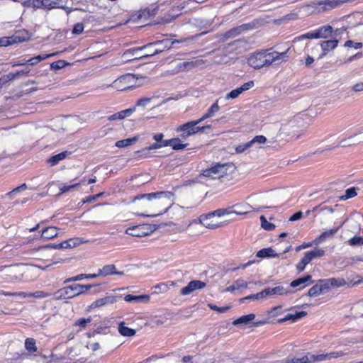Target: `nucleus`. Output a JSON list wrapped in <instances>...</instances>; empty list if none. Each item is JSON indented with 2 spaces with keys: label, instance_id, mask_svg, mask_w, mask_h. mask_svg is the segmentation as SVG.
I'll return each mask as SVG.
<instances>
[{
  "label": "nucleus",
  "instance_id": "obj_46",
  "mask_svg": "<svg viewBox=\"0 0 363 363\" xmlns=\"http://www.w3.org/2000/svg\"><path fill=\"white\" fill-rule=\"evenodd\" d=\"M241 94L242 93H241L240 90L238 87L235 89H233L231 91H230L228 94H227L225 96V99L226 100L235 99L238 98Z\"/></svg>",
  "mask_w": 363,
  "mask_h": 363
},
{
  "label": "nucleus",
  "instance_id": "obj_47",
  "mask_svg": "<svg viewBox=\"0 0 363 363\" xmlns=\"http://www.w3.org/2000/svg\"><path fill=\"white\" fill-rule=\"evenodd\" d=\"M67 63L64 60H57L50 64V68L54 70H58L65 67Z\"/></svg>",
  "mask_w": 363,
  "mask_h": 363
},
{
  "label": "nucleus",
  "instance_id": "obj_12",
  "mask_svg": "<svg viewBox=\"0 0 363 363\" xmlns=\"http://www.w3.org/2000/svg\"><path fill=\"white\" fill-rule=\"evenodd\" d=\"M206 286V284L200 280L191 281L187 286L182 288L180 290V294L183 296L189 295L193 293L196 290H200L203 289Z\"/></svg>",
  "mask_w": 363,
  "mask_h": 363
},
{
  "label": "nucleus",
  "instance_id": "obj_62",
  "mask_svg": "<svg viewBox=\"0 0 363 363\" xmlns=\"http://www.w3.org/2000/svg\"><path fill=\"white\" fill-rule=\"evenodd\" d=\"M352 89L354 92H360L363 91V82H357L355 84H354L352 87Z\"/></svg>",
  "mask_w": 363,
  "mask_h": 363
},
{
  "label": "nucleus",
  "instance_id": "obj_17",
  "mask_svg": "<svg viewBox=\"0 0 363 363\" xmlns=\"http://www.w3.org/2000/svg\"><path fill=\"white\" fill-rule=\"evenodd\" d=\"M247 29V24H242L240 26L233 28L225 33L223 35V40H227L231 38H234L238 35H240L242 31Z\"/></svg>",
  "mask_w": 363,
  "mask_h": 363
},
{
  "label": "nucleus",
  "instance_id": "obj_54",
  "mask_svg": "<svg viewBox=\"0 0 363 363\" xmlns=\"http://www.w3.org/2000/svg\"><path fill=\"white\" fill-rule=\"evenodd\" d=\"M345 47L354 48V49H360L363 45L362 43H355L351 40H347L345 43Z\"/></svg>",
  "mask_w": 363,
  "mask_h": 363
},
{
  "label": "nucleus",
  "instance_id": "obj_40",
  "mask_svg": "<svg viewBox=\"0 0 363 363\" xmlns=\"http://www.w3.org/2000/svg\"><path fill=\"white\" fill-rule=\"evenodd\" d=\"M180 138H174L173 140H176L177 142L173 143L172 149L174 150H184L188 145V143H182Z\"/></svg>",
  "mask_w": 363,
  "mask_h": 363
},
{
  "label": "nucleus",
  "instance_id": "obj_4",
  "mask_svg": "<svg viewBox=\"0 0 363 363\" xmlns=\"http://www.w3.org/2000/svg\"><path fill=\"white\" fill-rule=\"evenodd\" d=\"M234 165L231 163L216 162L212 164L211 167L201 171L199 177H208L211 179H219L228 174V171H232Z\"/></svg>",
  "mask_w": 363,
  "mask_h": 363
},
{
  "label": "nucleus",
  "instance_id": "obj_35",
  "mask_svg": "<svg viewBox=\"0 0 363 363\" xmlns=\"http://www.w3.org/2000/svg\"><path fill=\"white\" fill-rule=\"evenodd\" d=\"M0 295H4L6 296H20L22 298H30V293L27 292H8L3 290H0Z\"/></svg>",
  "mask_w": 363,
  "mask_h": 363
},
{
  "label": "nucleus",
  "instance_id": "obj_13",
  "mask_svg": "<svg viewBox=\"0 0 363 363\" xmlns=\"http://www.w3.org/2000/svg\"><path fill=\"white\" fill-rule=\"evenodd\" d=\"M345 353L342 351H334L329 353L320 354L315 355L313 359H316V362L330 361L333 359H336L344 356Z\"/></svg>",
  "mask_w": 363,
  "mask_h": 363
},
{
  "label": "nucleus",
  "instance_id": "obj_26",
  "mask_svg": "<svg viewBox=\"0 0 363 363\" xmlns=\"http://www.w3.org/2000/svg\"><path fill=\"white\" fill-rule=\"evenodd\" d=\"M313 357H315V354L308 353L301 358H288V359L289 363H311L316 362V359H313Z\"/></svg>",
  "mask_w": 363,
  "mask_h": 363
},
{
  "label": "nucleus",
  "instance_id": "obj_49",
  "mask_svg": "<svg viewBox=\"0 0 363 363\" xmlns=\"http://www.w3.org/2000/svg\"><path fill=\"white\" fill-rule=\"evenodd\" d=\"M151 97H143L138 99L135 104L136 106L146 107L151 101Z\"/></svg>",
  "mask_w": 363,
  "mask_h": 363
},
{
  "label": "nucleus",
  "instance_id": "obj_8",
  "mask_svg": "<svg viewBox=\"0 0 363 363\" xmlns=\"http://www.w3.org/2000/svg\"><path fill=\"white\" fill-rule=\"evenodd\" d=\"M228 213V212L227 209L220 208L206 215H201L199 218V221L203 226L207 228H218L222 225L221 223L208 222L209 218H214L216 216L220 217Z\"/></svg>",
  "mask_w": 363,
  "mask_h": 363
},
{
  "label": "nucleus",
  "instance_id": "obj_29",
  "mask_svg": "<svg viewBox=\"0 0 363 363\" xmlns=\"http://www.w3.org/2000/svg\"><path fill=\"white\" fill-rule=\"evenodd\" d=\"M69 153L67 151L62 152L57 155L50 157L48 160V162L52 166H55L59 163L60 161L64 160Z\"/></svg>",
  "mask_w": 363,
  "mask_h": 363
},
{
  "label": "nucleus",
  "instance_id": "obj_1",
  "mask_svg": "<svg viewBox=\"0 0 363 363\" xmlns=\"http://www.w3.org/2000/svg\"><path fill=\"white\" fill-rule=\"evenodd\" d=\"M142 200L141 206L145 208L143 216L155 217L167 211L174 204V194L171 191H160L139 195L133 199Z\"/></svg>",
  "mask_w": 363,
  "mask_h": 363
},
{
  "label": "nucleus",
  "instance_id": "obj_25",
  "mask_svg": "<svg viewBox=\"0 0 363 363\" xmlns=\"http://www.w3.org/2000/svg\"><path fill=\"white\" fill-rule=\"evenodd\" d=\"M259 258L277 257L278 255L272 247L263 248L259 250L256 255Z\"/></svg>",
  "mask_w": 363,
  "mask_h": 363
},
{
  "label": "nucleus",
  "instance_id": "obj_55",
  "mask_svg": "<svg viewBox=\"0 0 363 363\" xmlns=\"http://www.w3.org/2000/svg\"><path fill=\"white\" fill-rule=\"evenodd\" d=\"M233 285H234V286H235L236 290L239 289H241V288H247V286H248L247 282L245 281V280L242 279L236 280L233 283Z\"/></svg>",
  "mask_w": 363,
  "mask_h": 363
},
{
  "label": "nucleus",
  "instance_id": "obj_38",
  "mask_svg": "<svg viewBox=\"0 0 363 363\" xmlns=\"http://www.w3.org/2000/svg\"><path fill=\"white\" fill-rule=\"evenodd\" d=\"M349 143H351V145L359 143L363 141V133L351 135L347 138Z\"/></svg>",
  "mask_w": 363,
  "mask_h": 363
},
{
  "label": "nucleus",
  "instance_id": "obj_19",
  "mask_svg": "<svg viewBox=\"0 0 363 363\" xmlns=\"http://www.w3.org/2000/svg\"><path fill=\"white\" fill-rule=\"evenodd\" d=\"M59 229L54 226H50L42 230L41 236L45 240L52 239L57 236Z\"/></svg>",
  "mask_w": 363,
  "mask_h": 363
},
{
  "label": "nucleus",
  "instance_id": "obj_52",
  "mask_svg": "<svg viewBox=\"0 0 363 363\" xmlns=\"http://www.w3.org/2000/svg\"><path fill=\"white\" fill-rule=\"evenodd\" d=\"M84 25L82 23H76L72 29V33L74 35H80L84 30Z\"/></svg>",
  "mask_w": 363,
  "mask_h": 363
},
{
  "label": "nucleus",
  "instance_id": "obj_22",
  "mask_svg": "<svg viewBox=\"0 0 363 363\" xmlns=\"http://www.w3.org/2000/svg\"><path fill=\"white\" fill-rule=\"evenodd\" d=\"M307 315V312L306 311H299L296 312L295 314L289 313L284 318L279 319L278 320L279 323H284L287 320H291L292 322H296L299 319L305 317Z\"/></svg>",
  "mask_w": 363,
  "mask_h": 363
},
{
  "label": "nucleus",
  "instance_id": "obj_39",
  "mask_svg": "<svg viewBox=\"0 0 363 363\" xmlns=\"http://www.w3.org/2000/svg\"><path fill=\"white\" fill-rule=\"evenodd\" d=\"M25 347L26 350L30 352H36L37 347L35 345V340L33 338H27L25 342Z\"/></svg>",
  "mask_w": 363,
  "mask_h": 363
},
{
  "label": "nucleus",
  "instance_id": "obj_51",
  "mask_svg": "<svg viewBox=\"0 0 363 363\" xmlns=\"http://www.w3.org/2000/svg\"><path fill=\"white\" fill-rule=\"evenodd\" d=\"M30 298H43L48 296V294L43 291H36L35 292H30Z\"/></svg>",
  "mask_w": 363,
  "mask_h": 363
},
{
  "label": "nucleus",
  "instance_id": "obj_44",
  "mask_svg": "<svg viewBox=\"0 0 363 363\" xmlns=\"http://www.w3.org/2000/svg\"><path fill=\"white\" fill-rule=\"evenodd\" d=\"M312 38H315V39L318 38V34L315 30H314L313 32L307 33L301 35L297 38H295L294 41L295 42L296 40H303V39H312Z\"/></svg>",
  "mask_w": 363,
  "mask_h": 363
},
{
  "label": "nucleus",
  "instance_id": "obj_16",
  "mask_svg": "<svg viewBox=\"0 0 363 363\" xmlns=\"http://www.w3.org/2000/svg\"><path fill=\"white\" fill-rule=\"evenodd\" d=\"M99 274L101 276H110V275H120L124 274L123 272H119L116 270L114 264H107L103 267L102 269H99Z\"/></svg>",
  "mask_w": 363,
  "mask_h": 363
},
{
  "label": "nucleus",
  "instance_id": "obj_58",
  "mask_svg": "<svg viewBox=\"0 0 363 363\" xmlns=\"http://www.w3.org/2000/svg\"><path fill=\"white\" fill-rule=\"evenodd\" d=\"M267 139L264 135H257L255 136L253 139L250 140L252 145L253 146L255 143L257 144H263L266 142Z\"/></svg>",
  "mask_w": 363,
  "mask_h": 363
},
{
  "label": "nucleus",
  "instance_id": "obj_57",
  "mask_svg": "<svg viewBox=\"0 0 363 363\" xmlns=\"http://www.w3.org/2000/svg\"><path fill=\"white\" fill-rule=\"evenodd\" d=\"M91 318H80L75 322L74 325L84 328L87 323H90Z\"/></svg>",
  "mask_w": 363,
  "mask_h": 363
},
{
  "label": "nucleus",
  "instance_id": "obj_42",
  "mask_svg": "<svg viewBox=\"0 0 363 363\" xmlns=\"http://www.w3.org/2000/svg\"><path fill=\"white\" fill-rule=\"evenodd\" d=\"M357 189L355 187H351V188L347 189L345 191V194L344 196H341V199L347 200V199L354 197L357 194Z\"/></svg>",
  "mask_w": 363,
  "mask_h": 363
},
{
  "label": "nucleus",
  "instance_id": "obj_33",
  "mask_svg": "<svg viewBox=\"0 0 363 363\" xmlns=\"http://www.w3.org/2000/svg\"><path fill=\"white\" fill-rule=\"evenodd\" d=\"M138 136H135V137H133L130 138L120 140L116 143V146L118 147H125L133 145L134 143L138 141Z\"/></svg>",
  "mask_w": 363,
  "mask_h": 363
},
{
  "label": "nucleus",
  "instance_id": "obj_43",
  "mask_svg": "<svg viewBox=\"0 0 363 363\" xmlns=\"http://www.w3.org/2000/svg\"><path fill=\"white\" fill-rule=\"evenodd\" d=\"M261 226L267 230H272L275 228V225L267 221L264 216H260Z\"/></svg>",
  "mask_w": 363,
  "mask_h": 363
},
{
  "label": "nucleus",
  "instance_id": "obj_21",
  "mask_svg": "<svg viewBox=\"0 0 363 363\" xmlns=\"http://www.w3.org/2000/svg\"><path fill=\"white\" fill-rule=\"evenodd\" d=\"M135 110V107L130 108L114 113L110 116H108V121H115V120H121L123 119L127 116H130L133 112Z\"/></svg>",
  "mask_w": 363,
  "mask_h": 363
},
{
  "label": "nucleus",
  "instance_id": "obj_36",
  "mask_svg": "<svg viewBox=\"0 0 363 363\" xmlns=\"http://www.w3.org/2000/svg\"><path fill=\"white\" fill-rule=\"evenodd\" d=\"M310 262L311 261L309 260L307 255L306 254H304L303 257L300 260V262L296 266L297 272L298 273L302 272L305 269L306 265L308 263H310Z\"/></svg>",
  "mask_w": 363,
  "mask_h": 363
},
{
  "label": "nucleus",
  "instance_id": "obj_30",
  "mask_svg": "<svg viewBox=\"0 0 363 363\" xmlns=\"http://www.w3.org/2000/svg\"><path fill=\"white\" fill-rule=\"evenodd\" d=\"M124 300L127 302L135 301V302H142V301H147L150 300V296L148 295H140V296H134L131 294H128L125 296Z\"/></svg>",
  "mask_w": 363,
  "mask_h": 363
},
{
  "label": "nucleus",
  "instance_id": "obj_41",
  "mask_svg": "<svg viewBox=\"0 0 363 363\" xmlns=\"http://www.w3.org/2000/svg\"><path fill=\"white\" fill-rule=\"evenodd\" d=\"M82 182L75 183L70 185H65V184H61L59 186L60 189V193L58 194L59 196L62 195V194L69 191V190L78 186Z\"/></svg>",
  "mask_w": 363,
  "mask_h": 363
},
{
  "label": "nucleus",
  "instance_id": "obj_11",
  "mask_svg": "<svg viewBox=\"0 0 363 363\" xmlns=\"http://www.w3.org/2000/svg\"><path fill=\"white\" fill-rule=\"evenodd\" d=\"M34 5L36 8H43L46 9H52L55 8H64L67 3V0H36Z\"/></svg>",
  "mask_w": 363,
  "mask_h": 363
},
{
  "label": "nucleus",
  "instance_id": "obj_7",
  "mask_svg": "<svg viewBox=\"0 0 363 363\" xmlns=\"http://www.w3.org/2000/svg\"><path fill=\"white\" fill-rule=\"evenodd\" d=\"M136 86L135 76L127 74L118 77L110 85L118 91H124L132 89Z\"/></svg>",
  "mask_w": 363,
  "mask_h": 363
},
{
  "label": "nucleus",
  "instance_id": "obj_48",
  "mask_svg": "<svg viewBox=\"0 0 363 363\" xmlns=\"http://www.w3.org/2000/svg\"><path fill=\"white\" fill-rule=\"evenodd\" d=\"M348 243L351 246L363 245V238L360 236H354L348 240Z\"/></svg>",
  "mask_w": 363,
  "mask_h": 363
},
{
  "label": "nucleus",
  "instance_id": "obj_31",
  "mask_svg": "<svg viewBox=\"0 0 363 363\" xmlns=\"http://www.w3.org/2000/svg\"><path fill=\"white\" fill-rule=\"evenodd\" d=\"M118 331L121 335L125 337H131L135 334V330L125 326L124 323H121L119 324Z\"/></svg>",
  "mask_w": 363,
  "mask_h": 363
},
{
  "label": "nucleus",
  "instance_id": "obj_53",
  "mask_svg": "<svg viewBox=\"0 0 363 363\" xmlns=\"http://www.w3.org/2000/svg\"><path fill=\"white\" fill-rule=\"evenodd\" d=\"M219 110L220 106H218L217 101L211 105V106L208 109L207 112L208 113V115H211L213 117L216 113L219 111Z\"/></svg>",
  "mask_w": 363,
  "mask_h": 363
},
{
  "label": "nucleus",
  "instance_id": "obj_45",
  "mask_svg": "<svg viewBox=\"0 0 363 363\" xmlns=\"http://www.w3.org/2000/svg\"><path fill=\"white\" fill-rule=\"evenodd\" d=\"M251 147H252V143L250 141H248L245 143L238 145L235 148V152L237 153H242Z\"/></svg>",
  "mask_w": 363,
  "mask_h": 363
},
{
  "label": "nucleus",
  "instance_id": "obj_37",
  "mask_svg": "<svg viewBox=\"0 0 363 363\" xmlns=\"http://www.w3.org/2000/svg\"><path fill=\"white\" fill-rule=\"evenodd\" d=\"M272 291L273 296H275V295H280V296H281V295H286L289 293H291L290 290H288V289L284 288L282 286H277L272 288Z\"/></svg>",
  "mask_w": 363,
  "mask_h": 363
},
{
  "label": "nucleus",
  "instance_id": "obj_14",
  "mask_svg": "<svg viewBox=\"0 0 363 363\" xmlns=\"http://www.w3.org/2000/svg\"><path fill=\"white\" fill-rule=\"evenodd\" d=\"M312 283H313V281L312 280V276L308 274L306 276L298 278L292 281L290 284V286L292 288L300 286V288L298 289L300 290Z\"/></svg>",
  "mask_w": 363,
  "mask_h": 363
},
{
  "label": "nucleus",
  "instance_id": "obj_50",
  "mask_svg": "<svg viewBox=\"0 0 363 363\" xmlns=\"http://www.w3.org/2000/svg\"><path fill=\"white\" fill-rule=\"evenodd\" d=\"M208 306L209 307L210 309L216 311L218 313H225L230 308V306L218 307L213 303L208 304Z\"/></svg>",
  "mask_w": 363,
  "mask_h": 363
},
{
  "label": "nucleus",
  "instance_id": "obj_24",
  "mask_svg": "<svg viewBox=\"0 0 363 363\" xmlns=\"http://www.w3.org/2000/svg\"><path fill=\"white\" fill-rule=\"evenodd\" d=\"M333 30V28L331 26L325 25V26L320 27L315 31L318 34V38H328L330 36H331Z\"/></svg>",
  "mask_w": 363,
  "mask_h": 363
},
{
  "label": "nucleus",
  "instance_id": "obj_59",
  "mask_svg": "<svg viewBox=\"0 0 363 363\" xmlns=\"http://www.w3.org/2000/svg\"><path fill=\"white\" fill-rule=\"evenodd\" d=\"M255 85V83L253 81H249L247 82L244 83L241 86L238 87L240 90L241 93L249 90L250 89L252 88Z\"/></svg>",
  "mask_w": 363,
  "mask_h": 363
},
{
  "label": "nucleus",
  "instance_id": "obj_27",
  "mask_svg": "<svg viewBox=\"0 0 363 363\" xmlns=\"http://www.w3.org/2000/svg\"><path fill=\"white\" fill-rule=\"evenodd\" d=\"M338 44L337 40H328L320 43V47L323 52H326L335 49Z\"/></svg>",
  "mask_w": 363,
  "mask_h": 363
},
{
  "label": "nucleus",
  "instance_id": "obj_28",
  "mask_svg": "<svg viewBox=\"0 0 363 363\" xmlns=\"http://www.w3.org/2000/svg\"><path fill=\"white\" fill-rule=\"evenodd\" d=\"M255 315L253 313L245 315H242V316L238 318V319L235 320L233 322V324L234 325H241V324L247 325L250 321L253 320L255 319Z\"/></svg>",
  "mask_w": 363,
  "mask_h": 363
},
{
  "label": "nucleus",
  "instance_id": "obj_10",
  "mask_svg": "<svg viewBox=\"0 0 363 363\" xmlns=\"http://www.w3.org/2000/svg\"><path fill=\"white\" fill-rule=\"evenodd\" d=\"M264 53H267V51L263 50L255 52L247 58V64L255 69L265 67Z\"/></svg>",
  "mask_w": 363,
  "mask_h": 363
},
{
  "label": "nucleus",
  "instance_id": "obj_18",
  "mask_svg": "<svg viewBox=\"0 0 363 363\" xmlns=\"http://www.w3.org/2000/svg\"><path fill=\"white\" fill-rule=\"evenodd\" d=\"M143 49H148L147 48H143V46L141 47H137L134 48H130L127 50H125L123 53V56L128 60V57H133L134 59H140L139 57H141L143 54H140V52L143 50Z\"/></svg>",
  "mask_w": 363,
  "mask_h": 363
},
{
  "label": "nucleus",
  "instance_id": "obj_5",
  "mask_svg": "<svg viewBox=\"0 0 363 363\" xmlns=\"http://www.w3.org/2000/svg\"><path fill=\"white\" fill-rule=\"evenodd\" d=\"M211 127L210 125L199 126L198 121H191L177 127L175 131L181 133L179 136L182 139L185 140L196 133H204L206 129H210Z\"/></svg>",
  "mask_w": 363,
  "mask_h": 363
},
{
  "label": "nucleus",
  "instance_id": "obj_60",
  "mask_svg": "<svg viewBox=\"0 0 363 363\" xmlns=\"http://www.w3.org/2000/svg\"><path fill=\"white\" fill-rule=\"evenodd\" d=\"M196 63L195 62H193V61H191V62H182L179 65V67L180 68H184V69H191V68L194 67L196 65Z\"/></svg>",
  "mask_w": 363,
  "mask_h": 363
},
{
  "label": "nucleus",
  "instance_id": "obj_15",
  "mask_svg": "<svg viewBox=\"0 0 363 363\" xmlns=\"http://www.w3.org/2000/svg\"><path fill=\"white\" fill-rule=\"evenodd\" d=\"M30 38V35L28 30L25 29H21L16 30L12 35L11 39L13 42L15 43H23L29 40Z\"/></svg>",
  "mask_w": 363,
  "mask_h": 363
},
{
  "label": "nucleus",
  "instance_id": "obj_20",
  "mask_svg": "<svg viewBox=\"0 0 363 363\" xmlns=\"http://www.w3.org/2000/svg\"><path fill=\"white\" fill-rule=\"evenodd\" d=\"M337 230H338V228L325 230L319 235L318 238H317L314 240V242L315 244H319V243L325 241L328 238H333L335 235V234L337 232Z\"/></svg>",
  "mask_w": 363,
  "mask_h": 363
},
{
  "label": "nucleus",
  "instance_id": "obj_63",
  "mask_svg": "<svg viewBox=\"0 0 363 363\" xmlns=\"http://www.w3.org/2000/svg\"><path fill=\"white\" fill-rule=\"evenodd\" d=\"M303 217V213L301 211H298L294 213L290 218V221H296L300 220Z\"/></svg>",
  "mask_w": 363,
  "mask_h": 363
},
{
  "label": "nucleus",
  "instance_id": "obj_61",
  "mask_svg": "<svg viewBox=\"0 0 363 363\" xmlns=\"http://www.w3.org/2000/svg\"><path fill=\"white\" fill-rule=\"evenodd\" d=\"M155 48H150V49H144L145 50H146V52L143 54L141 55V57H139L140 58H144V59H146V58H149L152 56H154L156 54H152V51H154V49Z\"/></svg>",
  "mask_w": 363,
  "mask_h": 363
},
{
  "label": "nucleus",
  "instance_id": "obj_3",
  "mask_svg": "<svg viewBox=\"0 0 363 363\" xmlns=\"http://www.w3.org/2000/svg\"><path fill=\"white\" fill-rule=\"evenodd\" d=\"M94 285L91 284H74L63 287L57 290L55 294V300L69 299L80 294H82L91 289Z\"/></svg>",
  "mask_w": 363,
  "mask_h": 363
},
{
  "label": "nucleus",
  "instance_id": "obj_56",
  "mask_svg": "<svg viewBox=\"0 0 363 363\" xmlns=\"http://www.w3.org/2000/svg\"><path fill=\"white\" fill-rule=\"evenodd\" d=\"M14 44L13 40L11 39V36L9 37H3L0 38V46H9Z\"/></svg>",
  "mask_w": 363,
  "mask_h": 363
},
{
  "label": "nucleus",
  "instance_id": "obj_6",
  "mask_svg": "<svg viewBox=\"0 0 363 363\" xmlns=\"http://www.w3.org/2000/svg\"><path fill=\"white\" fill-rule=\"evenodd\" d=\"M264 50L267 51V53H264L265 67H269L272 65H278L283 62H286L289 57L287 54L290 50V48L282 52H279L277 51L269 52V50L268 49Z\"/></svg>",
  "mask_w": 363,
  "mask_h": 363
},
{
  "label": "nucleus",
  "instance_id": "obj_2",
  "mask_svg": "<svg viewBox=\"0 0 363 363\" xmlns=\"http://www.w3.org/2000/svg\"><path fill=\"white\" fill-rule=\"evenodd\" d=\"M346 284H347V283L342 278L320 279L308 290V295L311 297L318 296L320 294L327 293L332 288L340 287Z\"/></svg>",
  "mask_w": 363,
  "mask_h": 363
},
{
  "label": "nucleus",
  "instance_id": "obj_64",
  "mask_svg": "<svg viewBox=\"0 0 363 363\" xmlns=\"http://www.w3.org/2000/svg\"><path fill=\"white\" fill-rule=\"evenodd\" d=\"M3 77L4 78V80L6 83L9 81L13 80L17 78V77L15 74V72H10L6 75H4Z\"/></svg>",
  "mask_w": 363,
  "mask_h": 363
},
{
  "label": "nucleus",
  "instance_id": "obj_23",
  "mask_svg": "<svg viewBox=\"0 0 363 363\" xmlns=\"http://www.w3.org/2000/svg\"><path fill=\"white\" fill-rule=\"evenodd\" d=\"M114 297L113 296H106V297H104V298H99L97 299L96 301H94L91 306H90V308H98V307H101L103 306H105V305H107V304H109V303H113L114 302Z\"/></svg>",
  "mask_w": 363,
  "mask_h": 363
},
{
  "label": "nucleus",
  "instance_id": "obj_34",
  "mask_svg": "<svg viewBox=\"0 0 363 363\" xmlns=\"http://www.w3.org/2000/svg\"><path fill=\"white\" fill-rule=\"evenodd\" d=\"M55 54H50V55H39L34 57H31L27 60L28 65H35L41 62L42 60H44L51 56H53Z\"/></svg>",
  "mask_w": 363,
  "mask_h": 363
},
{
  "label": "nucleus",
  "instance_id": "obj_32",
  "mask_svg": "<svg viewBox=\"0 0 363 363\" xmlns=\"http://www.w3.org/2000/svg\"><path fill=\"white\" fill-rule=\"evenodd\" d=\"M325 253V250L320 248H315L313 250L307 251L305 252L310 261H312L315 258L323 257Z\"/></svg>",
  "mask_w": 363,
  "mask_h": 363
},
{
  "label": "nucleus",
  "instance_id": "obj_9",
  "mask_svg": "<svg viewBox=\"0 0 363 363\" xmlns=\"http://www.w3.org/2000/svg\"><path fill=\"white\" fill-rule=\"evenodd\" d=\"M174 43V42L171 39L165 38L162 40H156L155 42L147 43V45H143V48H147L148 49L155 48L154 51H152V54H160L164 50H169Z\"/></svg>",
  "mask_w": 363,
  "mask_h": 363
}]
</instances>
